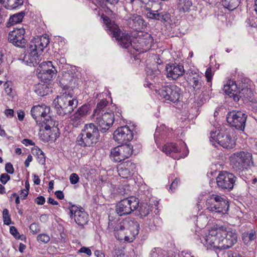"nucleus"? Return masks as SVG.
Wrapping results in <instances>:
<instances>
[{
	"label": "nucleus",
	"instance_id": "nucleus-46",
	"mask_svg": "<svg viewBox=\"0 0 257 257\" xmlns=\"http://www.w3.org/2000/svg\"><path fill=\"white\" fill-rule=\"evenodd\" d=\"M10 179V176L7 174L4 173L1 175L0 181L3 184H5Z\"/></svg>",
	"mask_w": 257,
	"mask_h": 257
},
{
	"label": "nucleus",
	"instance_id": "nucleus-19",
	"mask_svg": "<svg viewBox=\"0 0 257 257\" xmlns=\"http://www.w3.org/2000/svg\"><path fill=\"white\" fill-rule=\"evenodd\" d=\"M135 41H137L138 44H135L133 48L140 53H143L149 50L153 43V37L149 34H146L143 37L136 39Z\"/></svg>",
	"mask_w": 257,
	"mask_h": 257
},
{
	"label": "nucleus",
	"instance_id": "nucleus-30",
	"mask_svg": "<svg viewBox=\"0 0 257 257\" xmlns=\"http://www.w3.org/2000/svg\"><path fill=\"white\" fill-rule=\"evenodd\" d=\"M23 0H0V4L6 9L13 10L23 4Z\"/></svg>",
	"mask_w": 257,
	"mask_h": 257
},
{
	"label": "nucleus",
	"instance_id": "nucleus-35",
	"mask_svg": "<svg viewBox=\"0 0 257 257\" xmlns=\"http://www.w3.org/2000/svg\"><path fill=\"white\" fill-rule=\"evenodd\" d=\"M138 209V215L142 218L147 216L150 212V206L147 203H141Z\"/></svg>",
	"mask_w": 257,
	"mask_h": 257
},
{
	"label": "nucleus",
	"instance_id": "nucleus-31",
	"mask_svg": "<svg viewBox=\"0 0 257 257\" xmlns=\"http://www.w3.org/2000/svg\"><path fill=\"white\" fill-rule=\"evenodd\" d=\"M162 151L167 155H171L172 153H177L180 152L181 149L178 147L177 145L174 143H168L164 145Z\"/></svg>",
	"mask_w": 257,
	"mask_h": 257
},
{
	"label": "nucleus",
	"instance_id": "nucleus-41",
	"mask_svg": "<svg viewBox=\"0 0 257 257\" xmlns=\"http://www.w3.org/2000/svg\"><path fill=\"white\" fill-rule=\"evenodd\" d=\"M89 110V107L87 105H83L80 107L76 112L81 117H83L87 115Z\"/></svg>",
	"mask_w": 257,
	"mask_h": 257
},
{
	"label": "nucleus",
	"instance_id": "nucleus-64",
	"mask_svg": "<svg viewBox=\"0 0 257 257\" xmlns=\"http://www.w3.org/2000/svg\"><path fill=\"white\" fill-rule=\"evenodd\" d=\"M94 254L97 257H105L104 254L99 250H96L94 252Z\"/></svg>",
	"mask_w": 257,
	"mask_h": 257
},
{
	"label": "nucleus",
	"instance_id": "nucleus-27",
	"mask_svg": "<svg viewBox=\"0 0 257 257\" xmlns=\"http://www.w3.org/2000/svg\"><path fill=\"white\" fill-rule=\"evenodd\" d=\"M57 70L54 67H51L50 70H44L38 73V77L44 82L47 83L56 76Z\"/></svg>",
	"mask_w": 257,
	"mask_h": 257
},
{
	"label": "nucleus",
	"instance_id": "nucleus-17",
	"mask_svg": "<svg viewBox=\"0 0 257 257\" xmlns=\"http://www.w3.org/2000/svg\"><path fill=\"white\" fill-rule=\"evenodd\" d=\"M25 33V30L22 28H14L13 31L9 33L8 40L15 46L23 48L26 44Z\"/></svg>",
	"mask_w": 257,
	"mask_h": 257
},
{
	"label": "nucleus",
	"instance_id": "nucleus-38",
	"mask_svg": "<svg viewBox=\"0 0 257 257\" xmlns=\"http://www.w3.org/2000/svg\"><path fill=\"white\" fill-rule=\"evenodd\" d=\"M71 121L72 124L74 126L77 127L82 122V117H81L80 116H79L76 113H75L72 115Z\"/></svg>",
	"mask_w": 257,
	"mask_h": 257
},
{
	"label": "nucleus",
	"instance_id": "nucleus-4",
	"mask_svg": "<svg viewBox=\"0 0 257 257\" xmlns=\"http://www.w3.org/2000/svg\"><path fill=\"white\" fill-rule=\"evenodd\" d=\"M103 21L111 34L118 41L119 44L125 48H128L130 46H135L136 42H132L131 37L127 34L122 33L118 26L112 22L107 17L103 18Z\"/></svg>",
	"mask_w": 257,
	"mask_h": 257
},
{
	"label": "nucleus",
	"instance_id": "nucleus-16",
	"mask_svg": "<svg viewBox=\"0 0 257 257\" xmlns=\"http://www.w3.org/2000/svg\"><path fill=\"white\" fill-rule=\"evenodd\" d=\"M159 8L152 6V8H146V17L148 19L160 21L161 22H167L170 19V15L165 12H162L161 6L159 5Z\"/></svg>",
	"mask_w": 257,
	"mask_h": 257
},
{
	"label": "nucleus",
	"instance_id": "nucleus-22",
	"mask_svg": "<svg viewBox=\"0 0 257 257\" xmlns=\"http://www.w3.org/2000/svg\"><path fill=\"white\" fill-rule=\"evenodd\" d=\"M50 108L45 105H38L31 109V114L36 123H41L42 120L50 112Z\"/></svg>",
	"mask_w": 257,
	"mask_h": 257
},
{
	"label": "nucleus",
	"instance_id": "nucleus-28",
	"mask_svg": "<svg viewBox=\"0 0 257 257\" xmlns=\"http://www.w3.org/2000/svg\"><path fill=\"white\" fill-rule=\"evenodd\" d=\"M177 9L180 13H187L194 10L191 0H178Z\"/></svg>",
	"mask_w": 257,
	"mask_h": 257
},
{
	"label": "nucleus",
	"instance_id": "nucleus-60",
	"mask_svg": "<svg viewBox=\"0 0 257 257\" xmlns=\"http://www.w3.org/2000/svg\"><path fill=\"white\" fill-rule=\"evenodd\" d=\"M33 176H34V179H33L34 183L36 185H39L40 183V179L39 178V177L37 175H36V174H34Z\"/></svg>",
	"mask_w": 257,
	"mask_h": 257
},
{
	"label": "nucleus",
	"instance_id": "nucleus-58",
	"mask_svg": "<svg viewBox=\"0 0 257 257\" xmlns=\"http://www.w3.org/2000/svg\"><path fill=\"white\" fill-rule=\"evenodd\" d=\"M33 158L31 155H28L27 159L25 162V165L26 167H28L30 165V162L32 161Z\"/></svg>",
	"mask_w": 257,
	"mask_h": 257
},
{
	"label": "nucleus",
	"instance_id": "nucleus-33",
	"mask_svg": "<svg viewBox=\"0 0 257 257\" xmlns=\"http://www.w3.org/2000/svg\"><path fill=\"white\" fill-rule=\"evenodd\" d=\"M42 127H44L46 130H50L54 128L55 122L53 121L51 116L47 114L41 121V123H38Z\"/></svg>",
	"mask_w": 257,
	"mask_h": 257
},
{
	"label": "nucleus",
	"instance_id": "nucleus-45",
	"mask_svg": "<svg viewBox=\"0 0 257 257\" xmlns=\"http://www.w3.org/2000/svg\"><path fill=\"white\" fill-rule=\"evenodd\" d=\"M205 75L207 82H210L211 81L213 74L212 70L210 67H209L206 69Z\"/></svg>",
	"mask_w": 257,
	"mask_h": 257
},
{
	"label": "nucleus",
	"instance_id": "nucleus-34",
	"mask_svg": "<svg viewBox=\"0 0 257 257\" xmlns=\"http://www.w3.org/2000/svg\"><path fill=\"white\" fill-rule=\"evenodd\" d=\"M107 104L108 101L106 99H102L97 104L96 107L94 110L93 113L92 115H96V114H100L101 112L103 113L106 111H109V110L105 108V107Z\"/></svg>",
	"mask_w": 257,
	"mask_h": 257
},
{
	"label": "nucleus",
	"instance_id": "nucleus-51",
	"mask_svg": "<svg viewBox=\"0 0 257 257\" xmlns=\"http://www.w3.org/2000/svg\"><path fill=\"white\" fill-rule=\"evenodd\" d=\"M14 111L13 109H7L5 111V115L9 117H12L14 115Z\"/></svg>",
	"mask_w": 257,
	"mask_h": 257
},
{
	"label": "nucleus",
	"instance_id": "nucleus-49",
	"mask_svg": "<svg viewBox=\"0 0 257 257\" xmlns=\"http://www.w3.org/2000/svg\"><path fill=\"white\" fill-rule=\"evenodd\" d=\"M78 252L85 253L88 255H91L92 254L91 250L88 247L85 246L81 247L80 249L78 250Z\"/></svg>",
	"mask_w": 257,
	"mask_h": 257
},
{
	"label": "nucleus",
	"instance_id": "nucleus-15",
	"mask_svg": "<svg viewBox=\"0 0 257 257\" xmlns=\"http://www.w3.org/2000/svg\"><path fill=\"white\" fill-rule=\"evenodd\" d=\"M134 134L128 126L118 127L113 133V139L118 144H125L133 139Z\"/></svg>",
	"mask_w": 257,
	"mask_h": 257
},
{
	"label": "nucleus",
	"instance_id": "nucleus-36",
	"mask_svg": "<svg viewBox=\"0 0 257 257\" xmlns=\"http://www.w3.org/2000/svg\"><path fill=\"white\" fill-rule=\"evenodd\" d=\"M239 0H224L223 5L224 7L230 11L236 9L239 5Z\"/></svg>",
	"mask_w": 257,
	"mask_h": 257
},
{
	"label": "nucleus",
	"instance_id": "nucleus-7",
	"mask_svg": "<svg viewBox=\"0 0 257 257\" xmlns=\"http://www.w3.org/2000/svg\"><path fill=\"white\" fill-rule=\"evenodd\" d=\"M138 198L131 196L120 200L116 205L115 211L119 216L129 214L139 207Z\"/></svg>",
	"mask_w": 257,
	"mask_h": 257
},
{
	"label": "nucleus",
	"instance_id": "nucleus-32",
	"mask_svg": "<svg viewBox=\"0 0 257 257\" xmlns=\"http://www.w3.org/2000/svg\"><path fill=\"white\" fill-rule=\"evenodd\" d=\"M24 16L25 13L23 12L13 15L10 17L7 26L10 27L12 25L21 22Z\"/></svg>",
	"mask_w": 257,
	"mask_h": 257
},
{
	"label": "nucleus",
	"instance_id": "nucleus-12",
	"mask_svg": "<svg viewBox=\"0 0 257 257\" xmlns=\"http://www.w3.org/2000/svg\"><path fill=\"white\" fill-rule=\"evenodd\" d=\"M158 92L162 98L173 103L178 101L181 95V89L175 85L164 86Z\"/></svg>",
	"mask_w": 257,
	"mask_h": 257
},
{
	"label": "nucleus",
	"instance_id": "nucleus-25",
	"mask_svg": "<svg viewBox=\"0 0 257 257\" xmlns=\"http://www.w3.org/2000/svg\"><path fill=\"white\" fill-rule=\"evenodd\" d=\"M223 89L225 93L230 97H233L235 101H238L239 97H241L240 92L238 94L237 87L234 81H230L227 84L224 85Z\"/></svg>",
	"mask_w": 257,
	"mask_h": 257
},
{
	"label": "nucleus",
	"instance_id": "nucleus-1",
	"mask_svg": "<svg viewBox=\"0 0 257 257\" xmlns=\"http://www.w3.org/2000/svg\"><path fill=\"white\" fill-rule=\"evenodd\" d=\"M49 38L47 36H40L32 39L29 44L27 52L21 59L24 63L30 66H35L40 62V55L44 49L49 44Z\"/></svg>",
	"mask_w": 257,
	"mask_h": 257
},
{
	"label": "nucleus",
	"instance_id": "nucleus-37",
	"mask_svg": "<svg viewBox=\"0 0 257 257\" xmlns=\"http://www.w3.org/2000/svg\"><path fill=\"white\" fill-rule=\"evenodd\" d=\"M51 67H54L51 61L43 62L39 65L37 69V72L39 73L43 72L44 70H50Z\"/></svg>",
	"mask_w": 257,
	"mask_h": 257
},
{
	"label": "nucleus",
	"instance_id": "nucleus-61",
	"mask_svg": "<svg viewBox=\"0 0 257 257\" xmlns=\"http://www.w3.org/2000/svg\"><path fill=\"white\" fill-rule=\"evenodd\" d=\"M29 193V191L27 190H22L21 194L22 195V197H23L22 199H25L28 196Z\"/></svg>",
	"mask_w": 257,
	"mask_h": 257
},
{
	"label": "nucleus",
	"instance_id": "nucleus-42",
	"mask_svg": "<svg viewBox=\"0 0 257 257\" xmlns=\"http://www.w3.org/2000/svg\"><path fill=\"white\" fill-rule=\"evenodd\" d=\"M30 229L33 234H36L40 231V228L38 224L33 223L30 226Z\"/></svg>",
	"mask_w": 257,
	"mask_h": 257
},
{
	"label": "nucleus",
	"instance_id": "nucleus-23",
	"mask_svg": "<svg viewBox=\"0 0 257 257\" xmlns=\"http://www.w3.org/2000/svg\"><path fill=\"white\" fill-rule=\"evenodd\" d=\"M167 77L175 80L184 73V69L182 65L176 63L168 64L166 66Z\"/></svg>",
	"mask_w": 257,
	"mask_h": 257
},
{
	"label": "nucleus",
	"instance_id": "nucleus-52",
	"mask_svg": "<svg viewBox=\"0 0 257 257\" xmlns=\"http://www.w3.org/2000/svg\"><path fill=\"white\" fill-rule=\"evenodd\" d=\"M247 237L251 241L255 239L256 236L255 232L252 230L250 233L246 232Z\"/></svg>",
	"mask_w": 257,
	"mask_h": 257
},
{
	"label": "nucleus",
	"instance_id": "nucleus-3",
	"mask_svg": "<svg viewBox=\"0 0 257 257\" xmlns=\"http://www.w3.org/2000/svg\"><path fill=\"white\" fill-rule=\"evenodd\" d=\"M230 165L236 171H243L253 165L252 154L244 151L232 154L229 157Z\"/></svg>",
	"mask_w": 257,
	"mask_h": 257
},
{
	"label": "nucleus",
	"instance_id": "nucleus-48",
	"mask_svg": "<svg viewBox=\"0 0 257 257\" xmlns=\"http://www.w3.org/2000/svg\"><path fill=\"white\" fill-rule=\"evenodd\" d=\"M179 183H180L179 179H178V178H176L171 183L170 187V189L172 191H174L176 189V188L177 187L178 185L179 184Z\"/></svg>",
	"mask_w": 257,
	"mask_h": 257
},
{
	"label": "nucleus",
	"instance_id": "nucleus-26",
	"mask_svg": "<svg viewBox=\"0 0 257 257\" xmlns=\"http://www.w3.org/2000/svg\"><path fill=\"white\" fill-rule=\"evenodd\" d=\"M127 25L130 28L134 30H139L144 25V21L137 14H130L127 17Z\"/></svg>",
	"mask_w": 257,
	"mask_h": 257
},
{
	"label": "nucleus",
	"instance_id": "nucleus-20",
	"mask_svg": "<svg viewBox=\"0 0 257 257\" xmlns=\"http://www.w3.org/2000/svg\"><path fill=\"white\" fill-rule=\"evenodd\" d=\"M237 241V235L234 232L225 228V234L220 239L219 249H225L232 246Z\"/></svg>",
	"mask_w": 257,
	"mask_h": 257
},
{
	"label": "nucleus",
	"instance_id": "nucleus-14",
	"mask_svg": "<svg viewBox=\"0 0 257 257\" xmlns=\"http://www.w3.org/2000/svg\"><path fill=\"white\" fill-rule=\"evenodd\" d=\"M224 234H225V228L223 227L210 230L205 238L206 244L219 249L220 239L222 236H224Z\"/></svg>",
	"mask_w": 257,
	"mask_h": 257
},
{
	"label": "nucleus",
	"instance_id": "nucleus-53",
	"mask_svg": "<svg viewBox=\"0 0 257 257\" xmlns=\"http://www.w3.org/2000/svg\"><path fill=\"white\" fill-rule=\"evenodd\" d=\"M22 143L26 146L35 145V143L32 140L27 139H24Z\"/></svg>",
	"mask_w": 257,
	"mask_h": 257
},
{
	"label": "nucleus",
	"instance_id": "nucleus-47",
	"mask_svg": "<svg viewBox=\"0 0 257 257\" xmlns=\"http://www.w3.org/2000/svg\"><path fill=\"white\" fill-rule=\"evenodd\" d=\"M5 170L7 173L11 174H13L14 172V169L11 163H8L6 164Z\"/></svg>",
	"mask_w": 257,
	"mask_h": 257
},
{
	"label": "nucleus",
	"instance_id": "nucleus-2",
	"mask_svg": "<svg viewBox=\"0 0 257 257\" xmlns=\"http://www.w3.org/2000/svg\"><path fill=\"white\" fill-rule=\"evenodd\" d=\"M99 131L93 123L86 124L77 138L78 144L82 147H93L99 141Z\"/></svg>",
	"mask_w": 257,
	"mask_h": 257
},
{
	"label": "nucleus",
	"instance_id": "nucleus-9",
	"mask_svg": "<svg viewBox=\"0 0 257 257\" xmlns=\"http://www.w3.org/2000/svg\"><path fill=\"white\" fill-rule=\"evenodd\" d=\"M215 141L221 146L226 149H232L235 146L234 139L229 131H225L218 133L210 132V141Z\"/></svg>",
	"mask_w": 257,
	"mask_h": 257
},
{
	"label": "nucleus",
	"instance_id": "nucleus-50",
	"mask_svg": "<svg viewBox=\"0 0 257 257\" xmlns=\"http://www.w3.org/2000/svg\"><path fill=\"white\" fill-rule=\"evenodd\" d=\"M35 202L38 205H43L45 202V198L42 196H39L36 198Z\"/></svg>",
	"mask_w": 257,
	"mask_h": 257
},
{
	"label": "nucleus",
	"instance_id": "nucleus-59",
	"mask_svg": "<svg viewBox=\"0 0 257 257\" xmlns=\"http://www.w3.org/2000/svg\"><path fill=\"white\" fill-rule=\"evenodd\" d=\"M151 72L152 73V74H151L150 75L153 76L155 78V77L160 74L161 71L159 70V69H157L155 70H152Z\"/></svg>",
	"mask_w": 257,
	"mask_h": 257
},
{
	"label": "nucleus",
	"instance_id": "nucleus-6",
	"mask_svg": "<svg viewBox=\"0 0 257 257\" xmlns=\"http://www.w3.org/2000/svg\"><path fill=\"white\" fill-rule=\"evenodd\" d=\"M205 205L210 211L217 213H226L229 209L228 202L220 195L213 194L208 196Z\"/></svg>",
	"mask_w": 257,
	"mask_h": 257
},
{
	"label": "nucleus",
	"instance_id": "nucleus-63",
	"mask_svg": "<svg viewBox=\"0 0 257 257\" xmlns=\"http://www.w3.org/2000/svg\"><path fill=\"white\" fill-rule=\"evenodd\" d=\"M26 245L22 243H20V246H19V251L21 253H23L24 251V250L26 249Z\"/></svg>",
	"mask_w": 257,
	"mask_h": 257
},
{
	"label": "nucleus",
	"instance_id": "nucleus-40",
	"mask_svg": "<svg viewBox=\"0 0 257 257\" xmlns=\"http://www.w3.org/2000/svg\"><path fill=\"white\" fill-rule=\"evenodd\" d=\"M37 240L40 243H47L50 240V236L45 233L40 234L37 236Z\"/></svg>",
	"mask_w": 257,
	"mask_h": 257
},
{
	"label": "nucleus",
	"instance_id": "nucleus-8",
	"mask_svg": "<svg viewBox=\"0 0 257 257\" xmlns=\"http://www.w3.org/2000/svg\"><path fill=\"white\" fill-rule=\"evenodd\" d=\"M91 118L100 127L102 133L106 132L112 125L114 120V115L111 110L105 112L92 115Z\"/></svg>",
	"mask_w": 257,
	"mask_h": 257
},
{
	"label": "nucleus",
	"instance_id": "nucleus-62",
	"mask_svg": "<svg viewBox=\"0 0 257 257\" xmlns=\"http://www.w3.org/2000/svg\"><path fill=\"white\" fill-rule=\"evenodd\" d=\"M48 202L52 205H56L58 204V202L55 201L53 198L49 197L48 198Z\"/></svg>",
	"mask_w": 257,
	"mask_h": 257
},
{
	"label": "nucleus",
	"instance_id": "nucleus-54",
	"mask_svg": "<svg viewBox=\"0 0 257 257\" xmlns=\"http://www.w3.org/2000/svg\"><path fill=\"white\" fill-rule=\"evenodd\" d=\"M39 152H40L39 155V158H40V162L43 164L45 162V158L44 156V154L43 152L40 149H39Z\"/></svg>",
	"mask_w": 257,
	"mask_h": 257
},
{
	"label": "nucleus",
	"instance_id": "nucleus-43",
	"mask_svg": "<svg viewBox=\"0 0 257 257\" xmlns=\"http://www.w3.org/2000/svg\"><path fill=\"white\" fill-rule=\"evenodd\" d=\"M10 232L12 235H13L16 239H20L21 235L18 231L17 229L15 226H11L10 227Z\"/></svg>",
	"mask_w": 257,
	"mask_h": 257
},
{
	"label": "nucleus",
	"instance_id": "nucleus-55",
	"mask_svg": "<svg viewBox=\"0 0 257 257\" xmlns=\"http://www.w3.org/2000/svg\"><path fill=\"white\" fill-rule=\"evenodd\" d=\"M18 117L19 120L22 121L24 119L25 113L23 111L19 110L17 112Z\"/></svg>",
	"mask_w": 257,
	"mask_h": 257
},
{
	"label": "nucleus",
	"instance_id": "nucleus-39",
	"mask_svg": "<svg viewBox=\"0 0 257 257\" xmlns=\"http://www.w3.org/2000/svg\"><path fill=\"white\" fill-rule=\"evenodd\" d=\"M3 217L4 223L5 224L9 225L12 223L11 216L9 214V211L7 209H4L3 212Z\"/></svg>",
	"mask_w": 257,
	"mask_h": 257
},
{
	"label": "nucleus",
	"instance_id": "nucleus-21",
	"mask_svg": "<svg viewBox=\"0 0 257 257\" xmlns=\"http://www.w3.org/2000/svg\"><path fill=\"white\" fill-rule=\"evenodd\" d=\"M136 164L130 161L123 162L117 166L118 175L123 178H127L135 172Z\"/></svg>",
	"mask_w": 257,
	"mask_h": 257
},
{
	"label": "nucleus",
	"instance_id": "nucleus-44",
	"mask_svg": "<svg viewBox=\"0 0 257 257\" xmlns=\"http://www.w3.org/2000/svg\"><path fill=\"white\" fill-rule=\"evenodd\" d=\"M79 177L76 173H72L70 176V181L72 184H76L79 181Z\"/></svg>",
	"mask_w": 257,
	"mask_h": 257
},
{
	"label": "nucleus",
	"instance_id": "nucleus-13",
	"mask_svg": "<svg viewBox=\"0 0 257 257\" xmlns=\"http://www.w3.org/2000/svg\"><path fill=\"white\" fill-rule=\"evenodd\" d=\"M133 151V146L131 144L117 146L111 150V157L115 162H120L129 158Z\"/></svg>",
	"mask_w": 257,
	"mask_h": 257
},
{
	"label": "nucleus",
	"instance_id": "nucleus-11",
	"mask_svg": "<svg viewBox=\"0 0 257 257\" xmlns=\"http://www.w3.org/2000/svg\"><path fill=\"white\" fill-rule=\"evenodd\" d=\"M236 177L227 171H221L216 178L217 186L222 189L230 191L233 188Z\"/></svg>",
	"mask_w": 257,
	"mask_h": 257
},
{
	"label": "nucleus",
	"instance_id": "nucleus-56",
	"mask_svg": "<svg viewBox=\"0 0 257 257\" xmlns=\"http://www.w3.org/2000/svg\"><path fill=\"white\" fill-rule=\"evenodd\" d=\"M242 239L245 244H248L251 242L250 239L247 237L246 232L243 233Z\"/></svg>",
	"mask_w": 257,
	"mask_h": 257
},
{
	"label": "nucleus",
	"instance_id": "nucleus-57",
	"mask_svg": "<svg viewBox=\"0 0 257 257\" xmlns=\"http://www.w3.org/2000/svg\"><path fill=\"white\" fill-rule=\"evenodd\" d=\"M55 195L59 199H62L64 198V194L62 191H57L55 193Z\"/></svg>",
	"mask_w": 257,
	"mask_h": 257
},
{
	"label": "nucleus",
	"instance_id": "nucleus-24",
	"mask_svg": "<svg viewBox=\"0 0 257 257\" xmlns=\"http://www.w3.org/2000/svg\"><path fill=\"white\" fill-rule=\"evenodd\" d=\"M125 226L127 228V230L130 232L131 236H125L124 240L128 242H132L139 233L140 225L136 220L132 219L127 222Z\"/></svg>",
	"mask_w": 257,
	"mask_h": 257
},
{
	"label": "nucleus",
	"instance_id": "nucleus-5",
	"mask_svg": "<svg viewBox=\"0 0 257 257\" xmlns=\"http://www.w3.org/2000/svg\"><path fill=\"white\" fill-rule=\"evenodd\" d=\"M74 101L76 100L68 94L57 96L53 101L57 114L62 116L69 114L76 106Z\"/></svg>",
	"mask_w": 257,
	"mask_h": 257
},
{
	"label": "nucleus",
	"instance_id": "nucleus-29",
	"mask_svg": "<svg viewBox=\"0 0 257 257\" xmlns=\"http://www.w3.org/2000/svg\"><path fill=\"white\" fill-rule=\"evenodd\" d=\"M189 84L195 91L199 90L203 84L202 77L196 74L189 79Z\"/></svg>",
	"mask_w": 257,
	"mask_h": 257
},
{
	"label": "nucleus",
	"instance_id": "nucleus-10",
	"mask_svg": "<svg viewBox=\"0 0 257 257\" xmlns=\"http://www.w3.org/2000/svg\"><path fill=\"white\" fill-rule=\"evenodd\" d=\"M247 115L241 111L232 110L228 112L226 116L227 122L232 127L240 131H243Z\"/></svg>",
	"mask_w": 257,
	"mask_h": 257
},
{
	"label": "nucleus",
	"instance_id": "nucleus-18",
	"mask_svg": "<svg viewBox=\"0 0 257 257\" xmlns=\"http://www.w3.org/2000/svg\"><path fill=\"white\" fill-rule=\"evenodd\" d=\"M74 218L75 222L81 228H83L84 225L88 221V215L84 211L82 208H79L77 206L73 205L70 208V216Z\"/></svg>",
	"mask_w": 257,
	"mask_h": 257
}]
</instances>
